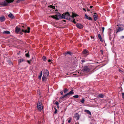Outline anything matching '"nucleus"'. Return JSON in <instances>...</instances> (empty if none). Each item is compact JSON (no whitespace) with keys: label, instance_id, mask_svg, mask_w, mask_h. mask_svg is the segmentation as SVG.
<instances>
[{"label":"nucleus","instance_id":"f257e3e1","mask_svg":"<svg viewBox=\"0 0 124 124\" xmlns=\"http://www.w3.org/2000/svg\"><path fill=\"white\" fill-rule=\"evenodd\" d=\"M116 27V32L118 33L119 32L122 31L124 30V25L122 24H118Z\"/></svg>","mask_w":124,"mask_h":124},{"label":"nucleus","instance_id":"f03ea898","mask_svg":"<svg viewBox=\"0 0 124 124\" xmlns=\"http://www.w3.org/2000/svg\"><path fill=\"white\" fill-rule=\"evenodd\" d=\"M82 70L83 72L87 73L90 71V69L88 66H84L82 69Z\"/></svg>","mask_w":124,"mask_h":124},{"label":"nucleus","instance_id":"7ed1b4c3","mask_svg":"<svg viewBox=\"0 0 124 124\" xmlns=\"http://www.w3.org/2000/svg\"><path fill=\"white\" fill-rule=\"evenodd\" d=\"M65 15L66 19H67L69 20H70L71 19V16H70V15L69 13L68 12L66 13L65 14Z\"/></svg>","mask_w":124,"mask_h":124},{"label":"nucleus","instance_id":"20e7f679","mask_svg":"<svg viewBox=\"0 0 124 124\" xmlns=\"http://www.w3.org/2000/svg\"><path fill=\"white\" fill-rule=\"evenodd\" d=\"M9 3V1L8 0H5L2 3V5L3 6H6L8 4V3Z\"/></svg>","mask_w":124,"mask_h":124},{"label":"nucleus","instance_id":"39448f33","mask_svg":"<svg viewBox=\"0 0 124 124\" xmlns=\"http://www.w3.org/2000/svg\"><path fill=\"white\" fill-rule=\"evenodd\" d=\"M73 90H72L68 93L66 94V95H67V98H68L69 97V95L72 94L74 93L73 92Z\"/></svg>","mask_w":124,"mask_h":124},{"label":"nucleus","instance_id":"423d86ee","mask_svg":"<svg viewBox=\"0 0 124 124\" xmlns=\"http://www.w3.org/2000/svg\"><path fill=\"white\" fill-rule=\"evenodd\" d=\"M76 26L77 28L80 29H82L83 27V25L79 23H77L76 25Z\"/></svg>","mask_w":124,"mask_h":124},{"label":"nucleus","instance_id":"0eeeda50","mask_svg":"<svg viewBox=\"0 0 124 124\" xmlns=\"http://www.w3.org/2000/svg\"><path fill=\"white\" fill-rule=\"evenodd\" d=\"M57 16L61 18L65 19L66 18L65 15H64L63 14L61 15L59 14L58 15H57Z\"/></svg>","mask_w":124,"mask_h":124},{"label":"nucleus","instance_id":"6e6552de","mask_svg":"<svg viewBox=\"0 0 124 124\" xmlns=\"http://www.w3.org/2000/svg\"><path fill=\"white\" fill-rule=\"evenodd\" d=\"M49 74V71L48 70H45L44 74L43 75H44L45 76L47 77L48 76Z\"/></svg>","mask_w":124,"mask_h":124},{"label":"nucleus","instance_id":"1a4fd4ad","mask_svg":"<svg viewBox=\"0 0 124 124\" xmlns=\"http://www.w3.org/2000/svg\"><path fill=\"white\" fill-rule=\"evenodd\" d=\"M82 53L83 54L87 55L89 54V52L86 49H84Z\"/></svg>","mask_w":124,"mask_h":124},{"label":"nucleus","instance_id":"9d476101","mask_svg":"<svg viewBox=\"0 0 124 124\" xmlns=\"http://www.w3.org/2000/svg\"><path fill=\"white\" fill-rule=\"evenodd\" d=\"M20 29L17 26L16 28V29L15 30V32L16 33H18L20 31Z\"/></svg>","mask_w":124,"mask_h":124},{"label":"nucleus","instance_id":"9b49d317","mask_svg":"<svg viewBox=\"0 0 124 124\" xmlns=\"http://www.w3.org/2000/svg\"><path fill=\"white\" fill-rule=\"evenodd\" d=\"M44 108V107L42 105L39 103V111L43 110V109Z\"/></svg>","mask_w":124,"mask_h":124},{"label":"nucleus","instance_id":"f8f14e48","mask_svg":"<svg viewBox=\"0 0 124 124\" xmlns=\"http://www.w3.org/2000/svg\"><path fill=\"white\" fill-rule=\"evenodd\" d=\"M46 77L44 75L43 76L42 78V80L43 82H45L47 80Z\"/></svg>","mask_w":124,"mask_h":124},{"label":"nucleus","instance_id":"ddd939ff","mask_svg":"<svg viewBox=\"0 0 124 124\" xmlns=\"http://www.w3.org/2000/svg\"><path fill=\"white\" fill-rule=\"evenodd\" d=\"M30 27H28V31H27V30H24L23 29H22V31L23 32H24L25 33H29L30 32Z\"/></svg>","mask_w":124,"mask_h":124},{"label":"nucleus","instance_id":"4468645a","mask_svg":"<svg viewBox=\"0 0 124 124\" xmlns=\"http://www.w3.org/2000/svg\"><path fill=\"white\" fill-rule=\"evenodd\" d=\"M75 117L76 118L77 120H78L79 118V115L77 113H76L75 115Z\"/></svg>","mask_w":124,"mask_h":124},{"label":"nucleus","instance_id":"2eb2a0df","mask_svg":"<svg viewBox=\"0 0 124 124\" xmlns=\"http://www.w3.org/2000/svg\"><path fill=\"white\" fill-rule=\"evenodd\" d=\"M78 15L76 14L73 13H72V15L71 16V18L73 19L75 17H76L77 16H78Z\"/></svg>","mask_w":124,"mask_h":124},{"label":"nucleus","instance_id":"dca6fc26","mask_svg":"<svg viewBox=\"0 0 124 124\" xmlns=\"http://www.w3.org/2000/svg\"><path fill=\"white\" fill-rule=\"evenodd\" d=\"M84 111L85 112H86L88 114H89L90 115H91V113L88 110L85 109L84 110Z\"/></svg>","mask_w":124,"mask_h":124},{"label":"nucleus","instance_id":"f3484780","mask_svg":"<svg viewBox=\"0 0 124 124\" xmlns=\"http://www.w3.org/2000/svg\"><path fill=\"white\" fill-rule=\"evenodd\" d=\"M98 38L100 39V41L102 42H103V40L102 39L101 37V35L100 34H98Z\"/></svg>","mask_w":124,"mask_h":124},{"label":"nucleus","instance_id":"a211bd4d","mask_svg":"<svg viewBox=\"0 0 124 124\" xmlns=\"http://www.w3.org/2000/svg\"><path fill=\"white\" fill-rule=\"evenodd\" d=\"M5 17L4 16L1 17L0 18V20L1 22H2L5 21Z\"/></svg>","mask_w":124,"mask_h":124},{"label":"nucleus","instance_id":"6ab92c4d","mask_svg":"<svg viewBox=\"0 0 124 124\" xmlns=\"http://www.w3.org/2000/svg\"><path fill=\"white\" fill-rule=\"evenodd\" d=\"M85 16L87 19L89 20H92V19L90 17H89L86 14H85Z\"/></svg>","mask_w":124,"mask_h":124},{"label":"nucleus","instance_id":"aec40b11","mask_svg":"<svg viewBox=\"0 0 124 124\" xmlns=\"http://www.w3.org/2000/svg\"><path fill=\"white\" fill-rule=\"evenodd\" d=\"M93 17L95 21H96L98 19V17L97 15H94Z\"/></svg>","mask_w":124,"mask_h":124},{"label":"nucleus","instance_id":"412c9836","mask_svg":"<svg viewBox=\"0 0 124 124\" xmlns=\"http://www.w3.org/2000/svg\"><path fill=\"white\" fill-rule=\"evenodd\" d=\"M8 17L11 18H13L14 17V16L12 14L10 13L8 15Z\"/></svg>","mask_w":124,"mask_h":124},{"label":"nucleus","instance_id":"4be33fe9","mask_svg":"<svg viewBox=\"0 0 124 124\" xmlns=\"http://www.w3.org/2000/svg\"><path fill=\"white\" fill-rule=\"evenodd\" d=\"M57 16H52L50 17H52L54 19H56V20H58L59 19L57 17Z\"/></svg>","mask_w":124,"mask_h":124},{"label":"nucleus","instance_id":"5701e85b","mask_svg":"<svg viewBox=\"0 0 124 124\" xmlns=\"http://www.w3.org/2000/svg\"><path fill=\"white\" fill-rule=\"evenodd\" d=\"M67 98V95H66V94L65 95L62 96L60 98V99H61L63 98Z\"/></svg>","mask_w":124,"mask_h":124},{"label":"nucleus","instance_id":"b1692460","mask_svg":"<svg viewBox=\"0 0 124 124\" xmlns=\"http://www.w3.org/2000/svg\"><path fill=\"white\" fill-rule=\"evenodd\" d=\"M25 61L23 59H20L18 61V62L19 63H20L24 61Z\"/></svg>","mask_w":124,"mask_h":124},{"label":"nucleus","instance_id":"393cba45","mask_svg":"<svg viewBox=\"0 0 124 124\" xmlns=\"http://www.w3.org/2000/svg\"><path fill=\"white\" fill-rule=\"evenodd\" d=\"M63 54H64L65 55L66 54H69L70 55H71V52L69 51L64 53Z\"/></svg>","mask_w":124,"mask_h":124},{"label":"nucleus","instance_id":"a878e982","mask_svg":"<svg viewBox=\"0 0 124 124\" xmlns=\"http://www.w3.org/2000/svg\"><path fill=\"white\" fill-rule=\"evenodd\" d=\"M104 95L102 94H100L98 95V96L100 98H103L104 97Z\"/></svg>","mask_w":124,"mask_h":124},{"label":"nucleus","instance_id":"bb28decb","mask_svg":"<svg viewBox=\"0 0 124 124\" xmlns=\"http://www.w3.org/2000/svg\"><path fill=\"white\" fill-rule=\"evenodd\" d=\"M69 90L67 88H65L64 89L63 92L64 93H65L67 92Z\"/></svg>","mask_w":124,"mask_h":124},{"label":"nucleus","instance_id":"cd10ccee","mask_svg":"<svg viewBox=\"0 0 124 124\" xmlns=\"http://www.w3.org/2000/svg\"><path fill=\"white\" fill-rule=\"evenodd\" d=\"M3 33L4 34H9L10 32L9 31H4L3 32Z\"/></svg>","mask_w":124,"mask_h":124},{"label":"nucleus","instance_id":"c85d7f7f","mask_svg":"<svg viewBox=\"0 0 124 124\" xmlns=\"http://www.w3.org/2000/svg\"><path fill=\"white\" fill-rule=\"evenodd\" d=\"M70 21L73 22V23H74L75 24L76 23V22L75 21V19H74L73 20L71 19V18L70 20Z\"/></svg>","mask_w":124,"mask_h":124},{"label":"nucleus","instance_id":"c756f323","mask_svg":"<svg viewBox=\"0 0 124 124\" xmlns=\"http://www.w3.org/2000/svg\"><path fill=\"white\" fill-rule=\"evenodd\" d=\"M42 71H41V72H40V74L39 75V79H41V77L42 76Z\"/></svg>","mask_w":124,"mask_h":124},{"label":"nucleus","instance_id":"7c9ffc66","mask_svg":"<svg viewBox=\"0 0 124 124\" xmlns=\"http://www.w3.org/2000/svg\"><path fill=\"white\" fill-rule=\"evenodd\" d=\"M85 99L84 98H82V100L81 101V102L83 103H84L85 101Z\"/></svg>","mask_w":124,"mask_h":124},{"label":"nucleus","instance_id":"2f4dec72","mask_svg":"<svg viewBox=\"0 0 124 124\" xmlns=\"http://www.w3.org/2000/svg\"><path fill=\"white\" fill-rule=\"evenodd\" d=\"M43 60L44 61H45L46 60V58L45 56H43L42 57Z\"/></svg>","mask_w":124,"mask_h":124},{"label":"nucleus","instance_id":"473e14b6","mask_svg":"<svg viewBox=\"0 0 124 124\" xmlns=\"http://www.w3.org/2000/svg\"><path fill=\"white\" fill-rule=\"evenodd\" d=\"M25 0H17L16 2L17 3H19L20 2L23 1H24Z\"/></svg>","mask_w":124,"mask_h":124},{"label":"nucleus","instance_id":"72a5a7b5","mask_svg":"<svg viewBox=\"0 0 124 124\" xmlns=\"http://www.w3.org/2000/svg\"><path fill=\"white\" fill-rule=\"evenodd\" d=\"M26 56L27 57H29L30 56L29 55V52H28V53H27L26 54Z\"/></svg>","mask_w":124,"mask_h":124},{"label":"nucleus","instance_id":"f704fd0d","mask_svg":"<svg viewBox=\"0 0 124 124\" xmlns=\"http://www.w3.org/2000/svg\"><path fill=\"white\" fill-rule=\"evenodd\" d=\"M68 119H69V120H68V122L69 123H70L71 120H72V118L70 117H69Z\"/></svg>","mask_w":124,"mask_h":124},{"label":"nucleus","instance_id":"c9c22d12","mask_svg":"<svg viewBox=\"0 0 124 124\" xmlns=\"http://www.w3.org/2000/svg\"><path fill=\"white\" fill-rule=\"evenodd\" d=\"M73 97L74 98H77L79 97V96L78 95H74L73 96Z\"/></svg>","mask_w":124,"mask_h":124},{"label":"nucleus","instance_id":"e433bc0d","mask_svg":"<svg viewBox=\"0 0 124 124\" xmlns=\"http://www.w3.org/2000/svg\"><path fill=\"white\" fill-rule=\"evenodd\" d=\"M57 112V109H55V111L54 112V113L55 114H56Z\"/></svg>","mask_w":124,"mask_h":124},{"label":"nucleus","instance_id":"4c0bfd02","mask_svg":"<svg viewBox=\"0 0 124 124\" xmlns=\"http://www.w3.org/2000/svg\"><path fill=\"white\" fill-rule=\"evenodd\" d=\"M55 104H56L57 105H58L59 104L58 102L57 101H56L55 102Z\"/></svg>","mask_w":124,"mask_h":124},{"label":"nucleus","instance_id":"58836bf2","mask_svg":"<svg viewBox=\"0 0 124 124\" xmlns=\"http://www.w3.org/2000/svg\"><path fill=\"white\" fill-rule=\"evenodd\" d=\"M51 8L54 9H55V7L53 6H51Z\"/></svg>","mask_w":124,"mask_h":124},{"label":"nucleus","instance_id":"ea45409f","mask_svg":"<svg viewBox=\"0 0 124 124\" xmlns=\"http://www.w3.org/2000/svg\"><path fill=\"white\" fill-rule=\"evenodd\" d=\"M9 1V3L12 2L14 0H8Z\"/></svg>","mask_w":124,"mask_h":124},{"label":"nucleus","instance_id":"a19ab883","mask_svg":"<svg viewBox=\"0 0 124 124\" xmlns=\"http://www.w3.org/2000/svg\"><path fill=\"white\" fill-rule=\"evenodd\" d=\"M121 39H123L124 38V36H121L120 37Z\"/></svg>","mask_w":124,"mask_h":124},{"label":"nucleus","instance_id":"79ce46f5","mask_svg":"<svg viewBox=\"0 0 124 124\" xmlns=\"http://www.w3.org/2000/svg\"><path fill=\"white\" fill-rule=\"evenodd\" d=\"M122 98H124V93H122Z\"/></svg>","mask_w":124,"mask_h":124},{"label":"nucleus","instance_id":"37998d69","mask_svg":"<svg viewBox=\"0 0 124 124\" xmlns=\"http://www.w3.org/2000/svg\"><path fill=\"white\" fill-rule=\"evenodd\" d=\"M102 33L103 32V31H104V28L103 27H102Z\"/></svg>","mask_w":124,"mask_h":124},{"label":"nucleus","instance_id":"c03bdc74","mask_svg":"<svg viewBox=\"0 0 124 124\" xmlns=\"http://www.w3.org/2000/svg\"><path fill=\"white\" fill-rule=\"evenodd\" d=\"M37 108L38 109H39V105H38V103L37 104Z\"/></svg>","mask_w":124,"mask_h":124},{"label":"nucleus","instance_id":"a18cd8bd","mask_svg":"<svg viewBox=\"0 0 124 124\" xmlns=\"http://www.w3.org/2000/svg\"><path fill=\"white\" fill-rule=\"evenodd\" d=\"M100 52H101V54H103V51L102 50H100Z\"/></svg>","mask_w":124,"mask_h":124},{"label":"nucleus","instance_id":"49530a36","mask_svg":"<svg viewBox=\"0 0 124 124\" xmlns=\"http://www.w3.org/2000/svg\"><path fill=\"white\" fill-rule=\"evenodd\" d=\"M85 61L84 60H82V62H85Z\"/></svg>","mask_w":124,"mask_h":124},{"label":"nucleus","instance_id":"de8ad7c7","mask_svg":"<svg viewBox=\"0 0 124 124\" xmlns=\"http://www.w3.org/2000/svg\"><path fill=\"white\" fill-rule=\"evenodd\" d=\"M27 62L28 63H29V64H30V63L31 62L30 61H28Z\"/></svg>","mask_w":124,"mask_h":124},{"label":"nucleus","instance_id":"09e8293b","mask_svg":"<svg viewBox=\"0 0 124 124\" xmlns=\"http://www.w3.org/2000/svg\"><path fill=\"white\" fill-rule=\"evenodd\" d=\"M60 93L62 95L63 94V92L62 91Z\"/></svg>","mask_w":124,"mask_h":124},{"label":"nucleus","instance_id":"8fccbe9b","mask_svg":"<svg viewBox=\"0 0 124 124\" xmlns=\"http://www.w3.org/2000/svg\"><path fill=\"white\" fill-rule=\"evenodd\" d=\"M119 72H120L121 73H122V72H122V71L121 70H120V69H119Z\"/></svg>","mask_w":124,"mask_h":124},{"label":"nucleus","instance_id":"3c124183","mask_svg":"<svg viewBox=\"0 0 124 124\" xmlns=\"http://www.w3.org/2000/svg\"><path fill=\"white\" fill-rule=\"evenodd\" d=\"M51 60L49 59L48 60V62H51Z\"/></svg>","mask_w":124,"mask_h":124},{"label":"nucleus","instance_id":"603ef678","mask_svg":"<svg viewBox=\"0 0 124 124\" xmlns=\"http://www.w3.org/2000/svg\"><path fill=\"white\" fill-rule=\"evenodd\" d=\"M83 10H84L85 11H86V10H85V9L84 8H83Z\"/></svg>","mask_w":124,"mask_h":124},{"label":"nucleus","instance_id":"864d4df0","mask_svg":"<svg viewBox=\"0 0 124 124\" xmlns=\"http://www.w3.org/2000/svg\"><path fill=\"white\" fill-rule=\"evenodd\" d=\"M93 7V6H91L90 7V8H92Z\"/></svg>","mask_w":124,"mask_h":124},{"label":"nucleus","instance_id":"5fc2aeb1","mask_svg":"<svg viewBox=\"0 0 124 124\" xmlns=\"http://www.w3.org/2000/svg\"><path fill=\"white\" fill-rule=\"evenodd\" d=\"M87 11H90V10L89 9H87Z\"/></svg>","mask_w":124,"mask_h":124},{"label":"nucleus","instance_id":"6e6d98bb","mask_svg":"<svg viewBox=\"0 0 124 124\" xmlns=\"http://www.w3.org/2000/svg\"><path fill=\"white\" fill-rule=\"evenodd\" d=\"M94 15H96V13H94Z\"/></svg>","mask_w":124,"mask_h":124},{"label":"nucleus","instance_id":"4d7b16f0","mask_svg":"<svg viewBox=\"0 0 124 124\" xmlns=\"http://www.w3.org/2000/svg\"><path fill=\"white\" fill-rule=\"evenodd\" d=\"M57 107H58V108H59V107L58 105Z\"/></svg>","mask_w":124,"mask_h":124},{"label":"nucleus","instance_id":"13d9d810","mask_svg":"<svg viewBox=\"0 0 124 124\" xmlns=\"http://www.w3.org/2000/svg\"><path fill=\"white\" fill-rule=\"evenodd\" d=\"M39 96H40V94H39Z\"/></svg>","mask_w":124,"mask_h":124},{"label":"nucleus","instance_id":"bf43d9fd","mask_svg":"<svg viewBox=\"0 0 124 124\" xmlns=\"http://www.w3.org/2000/svg\"><path fill=\"white\" fill-rule=\"evenodd\" d=\"M22 27H23V28H24V26H22Z\"/></svg>","mask_w":124,"mask_h":124},{"label":"nucleus","instance_id":"052dcab7","mask_svg":"<svg viewBox=\"0 0 124 124\" xmlns=\"http://www.w3.org/2000/svg\"><path fill=\"white\" fill-rule=\"evenodd\" d=\"M123 80H124V78H123Z\"/></svg>","mask_w":124,"mask_h":124},{"label":"nucleus","instance_id":"680f3d73","mask_svg":"<svg viewBox=\"0 0 124 124\" xmlns=\"http://www.w3.org/2000/svg\"><path fill=\"white\" fill-rule=\"evenodd\" d=\"M61 124H63V123H62Z\"/></svg>","mask_w":124,"mask_h":124}]
</instances>
